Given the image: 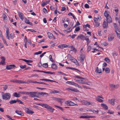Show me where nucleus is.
<instances>
[{"label":"nucleus","instance_id":"14","mask_svg":"<svg viewBox=\"0 0 120 120\" xmlns=\"http://www.w3.org/2000/svg\"><path fill=\"white\" fill-rule=\"evenodd\" d=\"M19 15L20 18L22 20H23L24 19V17L23 15V14L22 12H19Z\"/></svg>","mask_w":120,"mask_h":120},{"label":"nucleus","instance_id":"42","mask_svg":"<svg viewBox=\"0 0 120 120\" xmlns=\"http://www.w3.org/2000/svg\"><path fill=\"white\" fill-rule=\"evenodd\" d=\"M42 52V51H39L38 52H35L34 53V55H37L40 54L41 53V52Z\"/></svg>","mask_w":120,"mask_h":120},{"label":"nucleus","instance_id":"40","mask_svg":"<svg viewBox=\"0 0 120 120\" xmlns=\"http://www.w3.org/2000/svg\"><path fill=\"white\" fill-rule=\"evenodd\" d=\"M74 82L69 81H68L66 82V83L68 84L73 85Z\"/></svg>","mask_w":120,"mask_h":120},{"label":"nucleus","instance_id":"60","mask_svg":"<svg viewBox=\"0 0 120 120\" xmlns=\"http://www.w3.org/2000/svg\"><path fill=\"white\" fill-rule=\"evenodd\" d=\"M95 23V27H97L99 26V23L98 22H96V23Z\"/></svg>","mask_w":120,"mask_h":120},{"label":"nucleus","instance_id":"21","mask_svg":"<svg viewBox=\"0 0 120 120\" xmlns=\"http://www.w3.org/2000/svg\"><path fill=\"white\" fill-rule=\"evenodd\" d=\"M108 12H108L106 11H105L104 12V16L106 17V18H107L108 17L110 16L109 14L108 13Z\"/></svg>","mask_w":120,"mask_h":120},{"label":"nucleus","instance_id":"64","mask_svg":"<svg viewBox=\"0 0 120 120\" xmlns=\"http://www.w3.org/2000/svg\"><path fill=\"white\" fill-rule=\"evenodd\" d=\"M3 42H4V44L8 46V45L7 44L6 40L4 39H3Z\"/></svg>","mask_w":120,"mask_h":120},{"label":"nucleus","instance_id":"50","mask_svg":"<svg viewBox=\"0 0 120 120\" xmlns=\"http://www.w3.org/2000/svg\"><path fill=\"white\" fill-rule=\"evenodd\" d=\"M20 67L22 69H24L26 68V65H20Z\"/></svg>","mask_w":120,"mask_h":120},{"label":"nucleus","instance_id":"56","mask_svg":"<svg viewBox=\"0 0 120 120\" xmlns=\"http://www.w3.org/2000/svg\"><path fill=\"white\" fill-rule=\"evenodd\" d=\"M94 21L95 23H96V22H98V19L97 18L95 17H94Z\"/></svg>","mask_w":120,"mask_h":120},{"label":"nucleus","instance_id":"55","mask_svg":"<svg viewBox=\"0 0 120 120\" xmlns=\"http://www.w3.org/2000/svg\"><path fill=\"white\" fill-rule=\"evenodd\" d=\"M110 86L112 87H113L114 88H116V86L115 85H114L113 84H110Z\"/></svg>","mask_w":120,"mask_h":120},{"label":"nucleus","instance_id":"23","mask_svg":"<svg viewBox=\"0 0 120 120\" xmlns=\"http://www.w3.org/2000/svg\"><path fill=\"white\" fill-rule=\"evenodd\" d=\"M1 61L3 63V64L5 63V57L4 56H2L1 57Z\"/></svg>","mask_w":120,"mask_h":120},{"label":"nucleus","instance_id":"4","mask_svg":"<svg viewBox=\"0 0 120 120\" xmlns=\"http://www.w3.org/2000/svg\"><path fill=\"white\" fill-rule=\"evenodd\" d=\"M10 82L14 83L16 82L20 83H27V82L25 81H23L22 80H19L16 79H12L11 80Z\"/></svg>","mask_w":120,"mask_h":120},{"label":"nucleus","instance_id":"58","mask_svg":"<svg viewBox=\"0 0 120 120\" xmlns=\"http://www.w3.org/2000/svg\"><path fill=\"white\" fill-rule=\"evenodd\" d=\"M85 8H89V5L87 4H85Z\"/></svg>","mask_w":120,"mask_h":120},{"label":"nucleus","instance_id":"31","mask_svg":"<svg viewBox=\"0 0 120 120\" xmlns=\"http://www.w3.org/2000/svg\"><path fill=\"white\" fill-rule=\"evenodd\" d=\"M105 71L106 73H109L110 71V70L109 68L108 67L106 68L105 69Z\"/></svg>","mask_w":120,"mask_h":120},{"label":"nucleus","instance_id":"43","mask_svg":"<svg viewBox=\"0 0 120 120\" xmlns=\"http://www.w3.org/2000/svg\"><path fill=\"white\" fill-rule=\"evenodd\" d=\"M14 34L13 33H11L10 34V37L11 39L14 38Z\"/></svg>","mask_w":120,"mask_h":120},{"label":"nucleus","instance_id":"13","mask_svg":"<svg viewBox=\"0 0 120 120\" xmlns=\"http://www.w3.org/2000/svg\"><path fill=\"white\" fill-rule=\"evenodd\" d=\"M22 60L23 61L26 63H32L33 62V61L31 60H27L25 59H19V60Z\"/></svg>","mask_w":120,"mask_h":120},{"label":"nucleus","instance_id":"28","mask_svg":"<svg viewBox=\"0 0 120 120\" xmlns=\"http://www.w3.org/2000/svg\"><path fill=\"white\" fill-rule=\"evenodd\" d=\"M54 106L59 109H60L62 111H63L64 110V109H63L62 107H61L59 106L56 105H54Z\"/></svg>","mask_w":120,"mask_h":120},{"label":"nucleus","instance_id":"49","mask_svg":"<svg viewBox=\"0 0 120 120\" xmlns=\"http://www.w3.org/2000/svg\"><path fill=\"white\" fill-rule=\"evenodd\" d=\"M21 112H22L21 111H19L18 110H16L15 111V112L19 115H20V114L21 113Z\"/></svg>","mask_w":120,"mask_h":120},{"label":"nucleus","instance_id":"53","mask_svg":"<svg viewBox=\"0 0 120 120\" xmlns=\"http://www.w3.org/2000/svg\"><path fill=\"white\" fill-rule=\"evenodd\" d=\"M6 34H9V29L8 27H7L6 28Z\"/></svg>","mask_w":120,"mask_h":120},{"label":"nucleus","instance_id":"10","mask_svg":"<svg viewBox=\"0 0 120 120\" xmlns=\"http://www.w3.org/2000/svg\"><path fill=\"white\" fill-rule=\"evenodd\" d=\"M47 35L48 36V37L49 38H53L54 39H56V38L53 36V34L49 32H48Z\"/></svg>","mask_w":120,"mask_h":120},{"label":"nucleus","instance_id":"32","mask_svg":"<svg viewBox=\"0 0 120 120\" xmlns=\"http://www.w3.org/2000/svg\"><path fill=\"white\" fill-rule=\"evenodd\" d=\"M9 103L11 104H12L14 103H16V100H12L9 101Z\"/></svg>","mask_w":120,"mask_h":120},{"label":"nucleus","instance_id":"54","mask_svg":"<svg viewBox=\"0 0 120 120\" xmlns=\"http://www.w3.org/2000/svg\"><path fill=\"white\" fill-rule=\"evenodd\" d=\"M3 17L4 19V20L7 18V16L5 14V13H4L3 14Z\"/></svg>","mask_w":120,"mask_h":120},{"label":"nucleus","instance_id":"19","mask_svg":"<svg viewBox=\"0 0 120 120\" xmlns=\"http://www.w3.org/2000/svg\"><path fill=\"white\" fill-rule=\"evenodd\" d=\"M51 68L53 69H56L57 68V66L55 64L52 63V64Z\"/></svg>","mask_w":120,"mask_h":120},{"label":"nucleus","instance_id":"45","mask_svg":"<svg viewBox=\"0 0 120 120\" xmlns=\"http://www.w3.org/2000/svg\"><path fill=\"white\" fill-rule=\"evenodd\" d=\"M80 29L79 26L77 27L75 29V31H79Z\"/></svg>","mask_w":120,"mask_h":120},{"label":"nucleus","instance_id":"33","mask_svg":"<svg viewBox=\"0 0 120 120\" xmlns=\"http://www.w3.org/2000/svg\"><path fill=\"white\" fill-rule=\"evenodd\" d=\"M51 93H59V91H57L55 90H53L51 92Z\"/></svg>","mask_w":120,"mask_h":120},{"label":"nucleus","instance_id":"39","mask_svg":"<svg viewBox=\"0 0 120 120\" xmlns=\"http://www.w3.org/2000/svg\"><path fill=\"white\" fill-rule=\"evenodd\" d=\"M92 48L90 46H88L87 49V52H88L90 51Z\"/></svg>","mask_w":120,"mask_h":120},{"label":"nucleus","instance_id":"18","mask_svg":"<svg viewBox=\"0 0 120 120\" xmlns=\"http://www.w3.org/2000/svg\"><path fill=\"white\" fill-rule=\"evenodd\" d=\"M109 102L112 105H114L115 104V99H112L111 100H109Z\"/></svg>","mask_w":120,"mask_h":120},{"label":"nucleus","instance_id":"3","mask_svg":"<svg viewBox=\"0 0 120 120\" xmlns=\"http://www.w3.org/2000/svg\"><path fill=\"white\" fill-rule=\"evenodd\" d=\"M45 106L44 108L47 109L49 111L51 112H53V111L55 110V109L53 108L50 107L49 105L47 104H45Z\"/></svg>","mask_w":120,"mask_h":120},{"label":"nucleus","instance_id":"36","mask_svg":"<svg viewBox=\"0 0 120 120\" xmlns=\"http://www.w3.org/2000/svg\"><path fill=\"white\" fill-rule=\"evenodd\" d=\"M104 60L108 63H109L110 62L109 59L108 57L105 58L104 59Z\"/></svg>","mask_w":120,"mask_h":120},{"label":"nucleus","instance_id":"22","mask_svg":"<svg viewBox=\"0 0 120 120\" xmlns=\"http://www.w3.org/2000/svg\"><path fill=\"white\" fill-rule=\"evenodd\" d=\"M95 99L96 101L100 102H103L104 101L103 100L98 98H95Z\"/></svg>","mask_w":120,"mask_h":120},{"label":"nucleus","instance_id":"59","mask_svg":"<svg viewBox=\"0 0 120 120\" xmlns=\"http://www.w3.org/2000/svg\"><path fill=\"white\" fill-rule=\"evenodd\" d=\"M80 118H87V116H81L79 117Z\"/></svg>","mask_w":120,"mask_h":120},{"label":"nucleus","instance_id":"30","mask_svg":"<svg viewBox=\"0 0 120 120\" xmlns=\"http://www.w3.org/2000/svg\"><path fill=\"white\" fill-rule=\"evenodd\" d=\"M48 64L47 63H45L44 64L42 65V66L43 67L45 68H46L48 67Z\"/></svg>","mask_w":120,"mask_h":120},{"label":"nucleus","instance_id":"16","mask_svg":"<svg viewBox=\"0 0 120 120\" xmlns=\"http://www.w3.org/2000/svg\"><path fill=\"white\" fill-rule=\"evenodd\" d=\"M26 112L28 114H32L34 113V112L33 111L30 110L28 108L27 109V110L26 111Z\"/></svg>","mask_w":120,"mask_h":120},{"label":"nucleus","instance_id":"8","mask_svg":"<svg viewBox=\"0 0 120 120\" xmlns=\"http://www.w3.org/2000/svg\"><path fill=\"white\" fill-rule=\"evenodd\" d=\"M15 67V66L14 64L7 65L6 67V69L8 70H9L13 68L14 67Z\"/></svg>","mask_w":120,"mask_h":120},{"label":"nucleus","instance_id":"34","mask_svg":"<svg viewBox=\"0 0 120 120\" xmlns=\"http://www.w3.org/2000/svg\"><path fill=\"white\" fill-rule=\"evenodd\" d=\"M41 95L43 96L44 95H46L47 96H48V94L47 93L42 92H40Z\"/></svg>","mask_w":120,"mask_h":120},{"label":"nucleus","instance_id":"47","mask_svg":"<svg viewBox=\"0 0 120 120\" xmlns=\"http://www.w3.org/2000/svg\"><path fill=\"white\" fill-rule=\"evenodd\" d=\"M43 11L44 13L45 14L46 13H48V12L47 11V9L45 8H43Z\"/></svg>","mask_w":120,"mask_h":120},{"label":"nucleus","instance_id":"62","mask_svg":"<svg viewBox=\"0 0 120 120\" xmlns=\"http://www.w3.org/2000/svg\"><path fill=\"white\" fill-rule=\"evenodd\" d=\"M74 49H75V47L73 46L71 47V50L70 51H73L74 50Z\"/></svg>","mask_w":120,"mask_h":120},{"label":"nucleus","instance_id":"26","mask_svg":"<svg viewBox=\"0 0 120 120\" xmlns=\"http://www.w3.org/2000/svg\"><path fill=\"white\" fill-rule=\"evenodd\" d=\"M71 91L77 93H79V90L75 88L72 89Z\"/></svg>","mask_w":120,"mask_h":120},{"label":"nucleus","instance_id":"44","mask_svg":"<svg viewBox=\"0 0 120 120\" xmlns=\"http://www.w3.org/2000/svg\"><path fill=\"white\" fill-rule=\"evenodd\" d=\"M36 104L38 105H39L41 106H42L43 107H44L45 106V104H42V103H36Z\"/></svg>","mask_w":120,"mask_h":120},{"label":"nucleus","instance_id":"24","mask_svg":"<svg viewBox=\"0 0 120 120\" xmlns=\"http://www.w3.org/2000/svg\"><path fill=\"white\" fill-rule=\"evenodd\" d=\"M19 93L22 94H26V95H28V92L26 91H19Z\"/></svg>","mask_w":120,"mask_h":120},{"label":"nucleus","instance_id":"7","mask_svg":"<svg viewBox=\"0 0 120 120\" xmlns=\"http://www.w3.org/2000/svg\"><path fill=\"white\" fill-rule=\"evenodd\" d=\"M82 104L83 105H92L93 103L92 102H90L89 101H83L82 102Z\"/></svg>","mask_w":120,"mask_h":120},{"label":"nucleus","instance_id":"61","mask_svg":"<svg viewBox=\"0 0 120 120\" xmlns=\"http://www.w3.org/2000/svg\"><path fill=\"white\" fill-rule=\"evenodd\" d=\"M108 113L110 114H113L114 113V112L112 111H109Z\"/></svg>","mask_w":120,"mask_h":120},{"label":"nucleus","instance_id":"11","mask_svg":"<svg viewBox=\"0 0 120 120\" xmlns=\"http://www.w3.org/2000/svg\"><path fill=\"white\" fill-rule=\"evenodd\" d=\"M68 45H66L65 44H62L61 45H59L58 46V48H60L61 49H63L65 47H68Z\"/></svg>","mask_w":120,"mask_h":120},{"label":"nucleus","instance_id":"2","mask_svg":"<svg viewBox=\"0 0 120 120\" xmlns=\"http://www.w3.org/2000/svg\"><path fill=\"white\" fill-rule=\"evenodd\" d=\"M80 56L78 57L77 59L78 60L80 61V62L83 64V61L85 58V55L82 52H80Z\"/></svg>","mask_w":120,"mask_h":120},{"label":"nucleus","instance_id":"27","mask_svg":"<svg viewBox=\"0 0 120 120\" xmlns=\"http://www.w3.org/2000/svg\"><path fill=\"white\" fill-rule=\"evenodd\" d=\"M19 95H20L19 94H18L16 92L14 93L13 94V96H15L16 97H19Z\"/></svg>","mask_w":120,"mask_h":120},{"label":"nucleus","instance_id":"20","mask_svg":"<svg viewBox=\"0 0 120 120\" xmlns=\"http://www.w3.org/2000/svg\"><path fill=\"white\" fill-rule=\"evenodd\" d=\"M66 69H71L72 70H76L77 71H79V72H80V71L79 70L75 68H72V67L71 68V67H66Z\"/></svg>","mask_w":120,"mask_h":120},{"label":"nucleus","instance_id":"63","mask_svg":"<svg viewBox=\"0 0 120 120\" xmlns=\"http://www.w3.org/2000/svg\"><path fill=\"white\" fill-rule=\"evenodd\" d=\"M25 22L27 24V23H28L29 22V20L26 18H25Z\"/></svg>","mask_w":120,"mask_h":120},{"label":"nucleus","instance_id":"52","mask_svg":"<svg viewBox=\"0 0 120 120\" xmlns=\"http://www.w3.org/2000/svg\"><path fill=\"white\" fill-rule=\"evenodd\" d=\"M95 98H100L102 99H103L104 98L102 95L97 96Z\"/></svg>","mask_w":120,"mask_h":120},{"label":"nucleus","instance_id":"29","mask_svg":"<svg viewBox=\"0 0 120 120\" xmlns=\"http://www.w3.org/2000/svg\"><path fill=\"white\" fill-rule=\"evenodd\" d=\"M54 106L59 109H60L62 111H63L64 110V109H63L62 107H61L59 106L56 105H54Z\"/></svg>","mask_w":120,"mask_h":120},{"label":"nucleus","instance_id":"6","mask_svg":"<svg viewBox=\"0 0 120 120\" xmlns=\"http://www.w3.org/2000/svg\"><path fill=\"white\" fill-rule=\"evenodd\" d=\"M28 95L30 94V96L31 97H38V96L36 95V92H28Z\"/></svg>","mask_w":120,"mask_h":120},{"label":"nucleus","instance_id":"48","mask_svg":"<svg viewBox=\"0 0 120 120\" xmlns=\"http://www.w3.org/2000/svg\"><path fill=\"white\" fill-rule=\"evenodd\" d=\"M91 111L93 112L94 113H96L97 114L98 113L99 111L98 110H97V111L95 110H91Z\"/></svg>","mask_w":120,"mask_h":120},{"label":"nucleus","instance_id":"35","mask_svg":"<svg viewBox=\"0 0 120 120\" xmlns=\"http://www.w3.org/2000/svg\"><path fill=\"white\" fill-rule=\"evenodd\" d=\"M83 26L84 28H86L87 27H88L89 28H90V25L88 24H87L86 25H84Z\"/></svg>","mask_w":120,"mask_h":120},{"label":"nucleus","instance_id":"15","mask_svg":"<svg viewBox=\"0 0 120 120\" xmlns=\"http://www.w3.org/2000/svg\"><path fill=\"white\" fill-rule=\"evenodd\" d=\"M101 105L103 108L105 110H107L108 109V107L104 103H101Z\"/></svg>","mask_w":120,"mask_h":120},{"label":"nucleus","instance_id":"57","mask_svg":"<svg viewBox=\"0 0 120 120\" xmlns=\"http://www.w3.org/2000/svg\"><path fill=\"white\" fill-rule=\"evenodd\" d=\"M48 81H49L50 82H56V83H58V82H56L55 81H54L53 80H51L49 79H48Z\"/></svg>","mask_w":120,"mask_h":120},{"label":"nucleus","instance_id":"46","mask_svg":"<svg viewBox=\"0 0 120 120\" xmlns=\"http://www.w3.org/2000/svg\"><path fill=\"white\" fill-rule=\"evenodd\" d=\"M8 86L7 85H5L3 87V90L5 91L8 88Z\"/></svg>","mask_w":120,"mask_h":120},{"label":"nucleus","instance_id":"5","mask_svg":"<svg viewBox=\"0 0 120 120\" xmlns=\"http://www.w3.org/2000/svg\"><path fill=\"white\" fill-rule=\"evenodd\" d=\"M65 104L68 106L78 105L77 104H75L71 101H65Z\"/></svg>","mask_w":120,"mask_h":120},{"label":"nucleus","instance_id":"38","mask_svg":"<svg viewBox=\"0 0 120 120\" xmlns=\"http://www.w3.org/2000/svg\"><path fill=\"white\" fill-rule=\"evenodd\" d=\"M114 39V37L112 36H110L108 37V40L110 41H111Z\"/></svg>","mask_w":120,"mask_h":120},{"label":"nucleus","instance_id":"1","mask_svg":"<svg viewBox=\"0 0 120 120\" xmlns=\"http://www.w3.org/2000/svg\"><path fill=\"white\" fill-rule=\"evenodd\" d=\"M3 99L5 100H7L10 99L11 97L10 94L9 93H4L2 92L1 93Z\"/></svg>","mask_w":120,"mask_h":120},{"label":"nucleus","instance_id":"25","mask_svg":"<svg viewBox=\"0 0 120 120\" xmlns=\"http://www.w3.org/2000/svg\"><path fill=\"white\" fill-rule=\"evenodd\" d=\"M77 81L78 82L81 83H82V84H85L86 83L83 80H77Z\"/></svg>","mask_w":120,"mask_h":120},{"label":"nucleus","instance_id":"41","mask_svg":"<svg viewBox=\"0 0 120 120\" xmlns=\"http://www.w3.org/2000/svg\"><path fill=\"white\" fill-rule=\"evenodd\" d=\"M16 103L17 102H19L20 103L23 104V102L19 99H17L16 100Z\"/></svg>","mask_w":120,"mask_h":120},{"label":"nucleus","instance_id":"12","mask_svg":"<svg viewBox=\"0 0 120 120\" xmlns=\"http://www.w3.org/2000/svg\"><path fill=\"white\" fill-rule=\"evenodd\" d=\"M106 18L108 23H110L112 22V19L110 16Z\"/></svg>","mask_w":120,"mask_h":120},{"label":"nucleus","instance_id":"9","mask_svg":"<svg viewBox=\"0 0 120 120\" xmlns=\"http://www.w3.org/2000/svg\"><path fill=\"white\" fill-rule=\"evenodd\" d=\"M84 36L82 34H80L77 36L76 39L77 40H78L79 39H80L81 40H82L83 41H84Z\"/></svg>","mask_w":120,"mask_h":120},{"label":"nucleus","instance_id":"37","mask_svg":"<svg viewBox=\"0 0 120 120\" xmlns=\"http://www.w3.org/2000/svg\"><path fill=\"white\" fill-rule=\"evenodd\" d=\"M49 58L50 60L52 62H54L55 61L54 60H52V56L51 55H50L49 56Z\"/></svg>","mask_w":120,"mask_h":120},{"label":"nucleus","instance_id":"17","mask_svg":"<svg viewBox=\"0 0 120 120\" xmlns=\"http://www.w3.org/2000/svg\"><path fill=\"white\" fill-rule=\"evenodd\" d=\"M103 26V27L105 28H108V24L105 21L104 22Z\"/></svg>","mask_w":120,"mask_h":120},{"label":"nucleus","instance_id":"51","mask_svg":"<svg viewBox=\"0 0 120 120\" xmlns=\"http://www.w3.org/2000/svg\"><path fill=\"white\" fill-rule=\"evenodd\" d=\"M63 100V99H62L57 98V101L59 102H61V101Z\"/></svg>","mask_w":120,"mask_h":120}]
</instances>
